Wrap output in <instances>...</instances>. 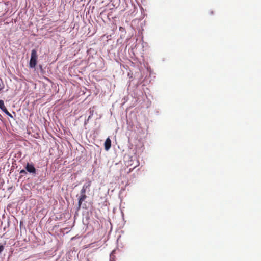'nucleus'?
Segmentation results:
<instances>
[{"instance_id": "20e7f679", "label": "nucleus", "mask_w": 261, "mask_h": 261, "mask_svg": "<svg viewBox=\"0 0 261 261\" xmlns=\"http://www.w3.org/2000/svg\"><path fill=\"white\" fill-rule=\"evenodd\" d=\"M111 146V141L109 138H107L105 142V148L108 150Z\"/></svg>"}, {"instance_id": "6e6552de", "label": "nucleus", "mask_w": 261, "mask_h": 261, "mask_svg": "<svg viewBox=\"0 0 261 261\" xmlns=\"http://www.w3.org/2000/svg\"><path fill=\"white\" fill-rule=\"evenodd\" d=\"M6 114L8 115L9 116L11 117H13L12 115L9 112V111L7 110V109H5V110H3V111Z\"/></svg>"}, {"instance_id": "423d86ee", "label": "nucleus", "mask_w": 261, "mask_h": 261, "mask_svg": "<svg viewBox=\"0 0 261 261\" xmlns=\"http://www.w3.org/2000/svg\"><path fill=\"white\" fill-rule=\"evenodd\" d=\"M87 196L86 194L82 195L81 194V196H80L79 198V201H78V205L79 207L80 208L81 206V204L82 202L86 199Z\"/></svg>"}, {"instance_id": "9d476101", "label": "nucleus", "mask_w": 261, "mask_h": 261, "mask_svg": "<svg viewBox=\"0 0 261 261\" xmlns=\"http://www.w3.org/2000/svg\"><path fill=\"white\" fill-rule=\"evenodd\" d=\"M4 246L3 245H0V254L4 250Z\"/></svg>"}, {"instance_id": "9b49d317", "label": "nucleus", "mask_w": 261, "mask_h": 261, "mask_svg": "<svg viewBox=\"0 0 261 261\" xmlns=\"http://www.w3.org/2000/svg\"><path fill=\"white\" fill-rule=\"evenodd\" d=\"M20 173H21V174H26L27 172H26V171L22 169V170H21L20 171Z\"/></svg>"}, {"instance_id": "f8f14e48", "label": "nucleus", "mask_w": 261, "mask_h": 261, "mask_svg": "<svg viewBox=\"0 0 261 261\" xmlns=\"http://www.w3.org/2000/svg\"><path fill=\"white\" fill-rule=\"evenodd\" d=\"M114 252H115V251L114 250L111 253V254L110 256H111L113 254V253H114Z\"/></svg>"}, {"instance_id": "7ed1b4c3", "label": "nucleus", "mask_w": 261, "mask_h": 261, "mask_svg": "<svg viewBox=\"0 0 261 261\" xmlns=\"http://www.w3.org/2000/svg\"><path fill=\"white\" fill-rule=\"evenodd\" d=\"M25 169L27 171L30 173H35L36 172V169L33 164L28 163L25 167Z\"/></svg>"}, {"instance_id": "0eeeda50", "label": "nucleus", "mask_w": 261, "mask_h": 261, "mask_svg": "<svg viewBox=\"0 0 261 261\" xmlns=\"http://www.w3.org/2000/svg\"><path fill=\"white\" fill-rule=\"evenodd\" d=\"M0 109L3 111V110H5L6 109V108L5 106L4 102L2 100H0Z\"/></svg>"}, {"instance_id": "f257e3e1", "label": "nucleus", "mask_w": 261, "mask_h": 261, "mask_svg": "<svg viewBox=\"0 0 261 261\" xmlns=\"http://www.w3.org/2000/svg\"><path fill=\"white\" fill-rule=\"evenodd\" d=\"M37 54L35 49L31 51V59L29 63V66L31 68H35L37 64Z\"/></svg>"}, {"instance_id": "39448f33", "label": "nucleus", "mask_w": 261, "mask_h": 261, "mask_svg": "<svg viewBox=\"0 0 261 261\" xmlns=\"http://www.w3.org/2000/svg\"><path fill=\"white\" fill-rule=\"evenodd\" d=\"M91 186V181H89L87 185H84L82 187V189L81 190V194L83 195L85 194L86 190L87 189L89 188Z\"/></svg>"}, {"instance_id": "ddd939ff", "label": "nucleus", "mask_w": 261, "mask_h": 261, "mask_svg": "<svg viewBox=\"0 0 261 261\" xmlns=\"http://www.w3.org/2000/svg\"><path fill=\"white\" fill-rule=\"evenodd\" d=\"M122 27H120V30H122Z\"/></svg>"}, {"instance_id": "f03ea898", "label": "nucleus", "mask_w": 261, "mask_h": 261, "mask_svg": "<svg viewBox=\"0 0 261 261\" xmlns=\"http://www.w3.org/2000/svg\"><path fill=\"white\" fill-rule=\"evenodd\" d=\"M139 165V162L138 160H133L132 159H131L130 160V161H128L127 166L128 167L133 166V167L129 168L128 171L127 172L128 173L131 172L134 168H135Z\"/></svg>"}, {"instance_id": "1a4fd4ad", "label": "nucleus", "mask_w": 261, "mask_h": 261, "mask_svg": "<svg viewBox=\"0 0 261 261\" xmlns=\"http://www.w3.org/2000/svg\"><path fill=\"white\" fill-rule=\"evenodd\" d=\"M4 88V86L2 83V80L0 79V91Z\"/></svg>"}]
</instances>
